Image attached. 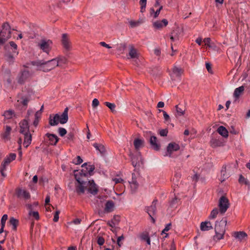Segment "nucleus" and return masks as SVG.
Listing matches in <instances>:
<instances>
[{"label": "nucleus", "mask_w": 250, "mask_h": 250, "mask_svg": "<svg viewBox=\"0 0 250 250\" xmlns=\"http://www.w3.org/2000/svg\"><path fill=\"white\" fill-rule=\"evenodd\" d=\"M212 229L213 227L209 221L202 222L200 224V229L202 231H208Z\"/></svg>", "instance_id": "nucleus-25"}, {"label": "nucleus", "mask_w": 250, "mask_h": 250, "mask_svg": "<svg viewBox=\"0 0 250 250\" xmlns=\"http://www.w3.org/2000/svg\"><path fill=\"white\" fill-rule=\"evenodd\" d=\"M129 55L131 58H136L138 56L137 50L134 48L133 45H130Z\"/></svg>", "instance_id": "nucleus-32"}, {"label": "nucleus", "mask_w": 250, "mask_h": 250, "mask_svg": "<svg viewBox=\"0 0 250 250\" xmlns=\"http://www.w3.org/2000/svg\"><path fill=\"white\" fill-rule=\"evenodd\" d=\"M59 213H60V211L59 210H57L55 212V213L54 216V218H53L54 222H57L58 221L59 218Z\"/></svg>", "instance_id": "nucleus-58"}, {"label": "nucleus", "mask_w": 250, "mask_h": 250, "mask_svg": "<svg viewBox=\"0 0 250 250\" xmlns=\"http://www.w3.org/2000/svg\"><path fill=\"white\" fill-rule=\"evenodd\" d=\"M158 202L157 199H155L152 202L151 206L146 207L145 208L146 211L148 213L149 216L154 215L156 212V205Z\"/></svg>", "instance_id": "nucleus-15"}, {"label": "nucleus", "mask_w": 250, "mask_h": 250, "mask_svg": "<svg viewBox=\"0 0 250 250\" xmlns=\"http://www.w3.org/2000/svg\"><path fill=\"white\" fill-rule=\"evenodd\" d=\"M11 131V128L10 126L6 125L5 128V132L2 134V137L4 139H9L10 132Z\"/></svg>", "instance_id": "nucleus-35"}, {"label": "nucleus", "mask_w": 250, "mask_h": 250, "mask_svg": "<svg viewBox=\"0 0 250 250\" xmlns=\"http://www.w3.org/2000/svg\"><path fill=\"white\" fill-rule=\"evenodd\" d=\"M183 35V30L179 27H176L171 32L170 39L172 42L178 41Z\"/></svg>", "instance_id": "nucleus-10"}, {"label": "nucleus", "mask_w": 250, "mask_h": 250, "mask_svg": "<svg viewBox=\"0 0 250 250\" xmlns=\"http://www.w3.org/2000/svg\"><path fill=\"white\" fill-rule=\"evenodd\" d=\"M244 86H241L237 88H236L234 90L233 96L234 97L238 98L240 96V95L241 94V93L244 91Z\"/></svg>", "instance_id": "nucleus-36"}, {"label": "nucleus", "mask_w": 250, "mask_h": 250, "mask_svg": "<svg viewBox=\"0 0 250 250\" xmlns=\"http://www.w3.org/2000/svg\"><path fill=\"white\" fill-rule=\"evenodd\" d=\"M57 64L55 58L47 61H44V64L42 66V71L48 72L51 70L57 67Z\"/></svg>", "instance_id": "nucleus-9"}, {"label": "nucleus", "mask_w": 250, "mask_h": 250, "mask_svg": "<svg viewBox=\"0 0 250 250\" xmlns=\"http://www.w3.org/2000/svg\"><path fill=\"white\" fill-rule=\"evenodd\" d=\"M137 179V178L136 174L135 173H132L131 181L129 182V183L134 184L135 185H139Z\"/></svg>", "instance_id": "nucleus-52"}, {"label": "nucleus", "mask_w": 250, "mask_h": 250, "mask_svg": "<svg viewBox=\"0 0 250 250\" xmlns=\"http://www.w3.org/2000/svg\"><path fill=\"white\" fill-rule=\"evenodd\" d=\"M99 104V102L97 99H94L92 101V105L93 108H95L98 106Z\"/></svg>", "instance_id": "nucleus-59"}, {"label": "nucleus", "mask_w": 250, "mask_h": 250, "mask_svg": "<svg viewBox=\"0 0 250 250\" xmlns=\"http://www.w3.org/2000/svg\"><path fill=\"white\" fill-rule=\"evenodd\" d=\"M82 167H83V169L81 170V171L75 170L74 174H82L81 173H83L85 174L86 179H88V176H91L92 175V172L95 169V166L94 165H87L86 163L83 164Z\"/></svg>", "instance_id": "nucleus-6"}, {"label": "nucleus", "mask_w": 250, "mask_h": 250, "mask_svg": "<svg viewBox=\"0 0 250 250\" xmlns=\"http://www.w3.org/2000/svg\"><path fill=\"white\" fill-rule=\"evenodd\" d=\"M4 49L6 51V52L4 54L5 60L8 62L9 64H12L15 61L14 55H16V54L13 53L12 54H11L10 51H9V46L8 44L5 45Z\"/></svg>", "instance_id": "nucleus-13"}, {"label": "nucleus", "mask_w": 250, "mask_h": 250, "mask_svg": "<svg viewBox=\"0 0 250 250\" xmlns=\"http://www.w3.org/2000/svg\"><path fill=\"white\" fill-rule=\"evenodd\" d=\"M149 143L150 144L151 147L156 150L158 151L160 149V144L157 142V138L156 136H151L149 139Z\"/></svg>", "instance_id": "nucleus-18"}, {"label": "nucleus", "mask_w": 250, "mask_h": 250, "mask_svg": "<svg viewBox=\"0 0 250 250\" xmlns=\"http://www.w3.org/2000/svg\"><path fill=\"white\" fill-rule=\"evenodd\" d=\"M144 143V141L140 139H139V138L135 139L133 142V144H134L135 149L136 150H138L141 147L143 146Z\"/></svg>", "instance_id": "nucleus-31"}, {"label": "nucleus", "mask_w": 250, "mask_h": 250, "mask_svg": "<svg viewBox=\"0 0 250 250\" xmlns=\"http://www.w3.org/2000/svg\"><path fill=\"white\" fill-rule=\"evenodd\" d=\"M3 115L6 119H10L12 118L13 116H15V112L12 110H8L4 111Z\"/></svg>", "instance_id": "nucleus-41"}, {"label": "nucleus", "mask_w": 250, "mask_h": 250, "mask_svg": "<svg viewBox=\"0 0 250 250\" xmlns=\"http://www.w3.org/2000/svg\"><path fill=\"white\" fill-rule=\"evenodd\" d=\"M163 9V6H160L158 9L154 13V18H156L159 16L161 10Z\"/></svg>", "instance_id": "nucleus-62"}, {"label": "nucleus", "mask_w": 250, "mask_h": 250, "mask_svg": "<svg viewBox=\"0 0 250 250\" xmlns=\"http://www.w3.org/2000/svg\"><path fill=\"white\" fill-rule=\"evenodd\" d=\"M229 201L228 198L224 196H221L219 199L218 204L220 212L222 214L226 212L228 208H229Z\"/></svg>", "instance_id": "nucleus-8"}, {"label": "nucleus", "mask_w": 250, "mask_h": 250, "mask_svg": "<svg viewBox=\"0 0 250 250\" xmlns=\"http://www.w3.org/2000/svg\"><path fill=\"white\" fill-rule=\"evenodd\" d=\"M171 226V223L167 224L165 227V229L163 230L162 233H166V231H168L170 229Z\"/></svg>", "instance_id": "nucleus-60"}, {"label": "nucleus", "mask_w": 250, "mask_h": 250, "mask_svg": "<svg viewBox=\"0 0 250 250\" xmlns=\"http://www.w3.org/2000/svg\"><path fill=\"white\" fill-rule=\"evenodd\" d=\"M11 162V160L10 158L7 157L4 159L3 163L1 164L0 167V172L2 177H5L6 176V174L4 172V171L6 169V166L8 165Z\"/></svg>", "instance_id": "nucleus-19"}, {"label": "nucleus", "mask_w": 250, "mask_h": 250, "mask_svg": "<svg viewBox=\"0 0 250 250\" xmlns=\"http://www.w3.org/2000/svg\"><path fill=\"white\" fill-rule=\"evenodd\" d=\"M73 162L75 165H80L83 162V160L80 156H78L75 159L73 160Z\"/></svg>", "instance_id": "nucleus-53"}, {"label": "nucleus", "mask_w": 250, "mask_h": 250, "mask_svg": "<svg viewBox=\"0 0 250 250\" xmlns=\"http://www.w3.org/2000/svg\"><path fill=\"white\" fill-rule=\"evenodd\" d=\"M93 146L102 155L105 154L106 150L104 145L101 144L94 143Z\"/></svg>", "instance_id": "nucleus-29"}, {"label": "nucleus", "mask_w": 250, "mask_h": 250, "mask_svg": "<svg viewBox=\"0 0 250 250\" xmlns=\"http://www.w3.org/2000/svg\"><path fill=\"white\" fill-rule=\"evenodd\" d=\"M176 110V116H183L185 114V110L183 107H181L179 105H176L175 106Z\"/></svg>", "instance_id": "nucleus-40"}, {"label": "nucleus", "mask_w": 250, "mask_h": 250, "mask_svg": "<svg viewBox=\"0 0 250 250\" xmlns=\"http://www.w3.org/2000/svg\"><path fill=\"white\" fill-rule=\"evenodd\" d=\"M218 133L225 138L228 137V131L223 126H220L217 129Z\"/></svg>", "instance_id": "nucleus-30"}, {"label": "nucleus", "mask_w": 250, "mask_h": 250, "mask_svg": "<svg viewBox=\"0 0 250 250\" xmlns=\"http://www.w3.org/2000/svg\"><path fill=\"white\" fill-rule=\"evenodd\" d=\"M147 0H140L139 4L141 5V12L143 13L145 11Z\"/></svg>", "instance_id": "nucleus-44"}, {"label": "nucleus", "mask_w": 250, "mask_h": 250, "mask_svg": "<svg viewBox=\"0 0 250 250\" xmlns=\"http://www.w3.org/2000/svg\"><path fill=\"white\" fill-rule=\"evenodd\" d=\"M8 45L9 46V47H11L13 53L16 54V55L18 54L19 52L17 51V45L14 42H9V45Z\"/></svg>", "instance_id": "nucleus-42"}, {"label": "nucleus", "mask_w": 250, "mask_h": 250, "mask_svg": "<svg viewBox=\"0 0 250 250\" xmlns=\"http://www.w3.org/2000/svg\"><path fill=\"white\" fill-rule=\"evenodd\" d=\"M168 24V21L166 19H163L161 21H157L153 23V27L157 29L162 28Z\"/></svg>", "instance_id": "nucleus-24"}, {"label": "nucleus", "mask_w": 250, "mask_h": 250, "mask_svg": "<svg viewBox=\"0 0 250 250\" xmlns=\"http://www.w3.org/2000/svg\"><path fill=\"white\" fill-rule=\"evenodd\" d=\"M206 67L209 73H212L211 70V65L210 63L206 62Z\"/></svg>", "instance_id": "nucleus-61"}, {"label": "nucleus", "mask_w": 250, "mask_h": 250, "mask_svg": "<svg viewBox=\"0 0 250 250\" xmlns=\"http://www.w3.org/2000/svg\"><path fill=\"white\" fill-rule=\"evenodd\" d=\"M20 125V133L24 134L29 132V125L27 119L21 120L19 123Z\"/></svg>", "instance_id": "nucleus-14"}, {"label": "nucleus", "mask_w": 250, "mask_h": 250, "mask_svg": "<svg viewBox=\"0 0 250 250\" xmlns=\"http://www.w3.org/2000/svg\"><path fill=\"white\" fill-rule=\"evenodd\" d=\"M60 123L59 114L50 115L49 118V124L51 126H55Z\"/></svg>", "instance_id": "nucleus-20"}, {"label": "nucleus", "mask_w": 250, "mask_h": 250, "mask_svg": "<svg viewBox=\"0 0 250 250\" xmlns=\"http://www.w3.org/2000/svg\"><path fill=\"white\" fill-rule=\"evenodd\" d=\"M87 190L89 193L95 195L97 194L98 192V187L94 183L93 180H88L87 179Z\"/></svg>", "instance_id": "nucleus-11"}, {"label": "nucleus", "mask_w": 250, "mask_h": 250, "mask_svg": "<svg viewBox=\"0 0 250 250\" xmlns=\"http://www.w3.org/2000/svg\"><path fill=\"white\" fill-rule=\"evenodd\" d=\"M227 222V220L225 218L222 219L220 221H216L214 227L215 234L213 237V239L214 241H218L223 239L226 232Z\"/></svg>", "instance_id": "nucleus-1"}, {"label": "nucleus", "mask_w": 250, "mask_h": 250, "mask_svg": "<svg viewBox=\"0 0 250 250\" xmlns=\"http://www.w3.org/2000/svg\"><path fill=\"white\" fill-rule=\"evenodd\" d=\"M107 224L112 228H113L115 226L116 223L113 220H111V221H108L107 223Z\"/></svg>", "instance_id": "nucleus-63"}, {"label": "nucleus", "mask_w": 250, "mask_h": 250, "mask_svg": "<svg viewBox=\"0 0 250 250\" xmlns=\"http://www.w3.org/2000/svg\"><path fill=\"white\" fill-rule=\"evenodd\" d=\"M159 112H163V115H164V118L166 121H168L170 120V117H169V115L167 114V113L165 111H164L163 110L159 109Z\"/></svg>", "instance_id": "nucleus-56"}, {"label": "nucleus", "mask_w": 250, "mask_h": 250, "mask_svg": "<svg viewBox=\"0 0 250 250\" xmlns=\"http://www.w3.org/2000/svg\"><path fill=\"white\" fill-rule=\"evenodd\" d=\"M53 42L49 39H42L38 43V46L43 52L48 54L52 49Z\"/></svg>", "instance_id": "nucleus-4"}, {"label": "nucleus", "mask_w": 250, "mask_h": 250, "mask_svg": "<svg viewBox=\"0 0 250 250\" xmlns=\"http://www.w3.org/2000/svg\"><path fill=\"white\" fill-rule=\"evenodd\" d=\"M129 184L132 192H135L139 187V185H135L132 183Z\"/></svg>", "instance_id": "nucleus-55"}, {"label": "nucleus", "mask_w": 250, "mask_h": 250, "mask_svg": "<svg viewBox=\"0 0 250 250\" xmlns=\"http://www.w3.org/2000/svg\"><path fill=\"white\" fill-rule=\"evenodd\" d=\"M80 174H74L75 178L76 181L79 183V185L76 186L75 191L78 195L83 194L85 189L87 188V179H86L85 174L81 173Z\"/></svg>", "instance_id": "nucleus-2"}, {"label": "nucleus", "mask_w": 250, "mask_h": 250, "mask_svg": "<svg viewBox=\"0 0 250 250\" xmlns=\"http://www.w3.org/2000/svg\"><path fill=\"white\" fill-rule=\"evenodd\" d=\"M180 148V147L179 144L176 143L175 142L170 143L168 144L167 147L166 151L164 155V156L171 157L173 152L174 151H177L179 150Z\"/></svg>", "instance_id": "nucleus-7"}, {"label": "nucleus", "mask_w": 250, "mask_h": 250, "mask_svg": "<svg viewBox=\"0 0 250 250\" xmlns=\"http://www.w3.org/2000/svg\"><path fill=\"white\" fill-rule=\"evenodd\" d=\"M61 42L65 51H68L71 50V44L67 34L64 33L62 35Z\"/></svg>", "instance_id": "nucleus-12"}, {"label": "nucleus", "mask_w": 250, "mask_h": 250, "mask_svg": "<svg viewBox=\"0 0 250 250\" xmlns=\"http://www.w3.org/2000/svg\"><path fill=\"white\" fill-rule=\"evenodd\" d=\"M168 132V129L167 128L163 129L160 130L159 134L161 136L165 137L167 136Z\"/></svg>", "instance_id": "nucleus-54"}, {"label": "nucleus", "mask_w": 250, "mask_h": 250, "mask_svg": "<svg viewBox=\"0 0 250 250\" xmlns=\"http://www.w3.org/2000/svg\"><path fill=\"white\" fill-rule=\"evenodd\" d=\"M32 76V73L29 70H21L17 77V82L20 84H23Z\"/></svg>", "instance_id": "nucleus-5"}, {"label": "nucleus", "mask_w": 250, "mask_h": 250, "mask_svg": "<svg viewBox=\"0 0 250 250\" xmlns=\"http://www.w3.org/2000/svg\"><path fill=\"white\" fill-rule=\"evenodd\" d=\"M239 182L241 184L244 183L246 185H250V183H249V181L247 179H246V178H245V177L244 176H243L242 175H240L239 176Z\"/></svg>", "instance_id": "nucleus-48"}, {"label": "nucleus", "mask_w": 250, "mask_h": 250, "mask_svg": "<svg viewBox=\"0 0 250 250\" xmlns=\"http://www.w3.org/2000/svg\"><path fill=\"white\" fill-rule=\"evenodd\" d=\"M104 104L106 106H107L110 109V110L112 112H114L115 111V109L116 105L114 104L110 103L107 102H105Z\"/></svg>", "instance_id": "nucleus-47"}, {"label": "nucleus", "mask_w": 250, "mask_h": 250, "mask_svg": "<svg viewBox=\"0 0 250 250\" xmlns=\"http://www.w3.org/2000/svg\"><path fill=\"white\" fill-rule=\"evenodd\" d=\"M9 223L12 226V229L16 230L17 226L19 225V220L14 217H11L9 220Z\"/></svg>", "instance_id": "nucleus-34"}, {"label": "nucleus", "mask_w": 250, "mask_h": 250, "mask_svg": "<svg viewBox=\"0 0 250 250\" xmlns=\"http://www.w3.org/2000/svg\"><path fill=\"white\" fill-rule=\"evenodd\" d=\"M44 61L43 60L42 61H33L31 62V64L33 65H35L37 66H39V70L42 71V66L44 64Z\"/></svg>", "instance_id": "nucleus-43"}, {"label": "nucleus", "mask_w": 250, "mask_h": 250, "mask_svg": "<svg viewBox=\"0 0 250 250\" xmlns=\"http://www.w3.org/2000/svg\"><path fill=\"white\" fill-rule=\"evenodd\" d=\"M16 193L17 197L20 199H23L26 200L30 198L29 192L25 189L19 188L17 190Z\"/></svg>", "instance_id": "nucleus-16"}, {"label": "nucleus", "mask_w": 250, "mask_h": 250, "mask_svg": "<svg viewBox=\"0 0 250 250\" xmlns=\"http://www.w3.org/2000/svg\"><path fill=\"white\" fill-rule=\"evenodd\" d=\"M68 108L66 107L62 113L61 115H59V121L60 124H64L67 122L68 120Z\"/></svg>", "instance_id": "nucleus-21"}, {"label": "nucleus", "mask_w": 250, "mask_h": 250, "mask_svg": "<svg viewBox=\"0 0 250 250\" xmlns=\"http://www.w3.org/2000/svg\"><path fill=\"white\" fill-rule=\"evenodd\" d=\"M28 214L29 216L33 217L37 220L40 219L39 214L38 211L29 210Z\"/></svg>", "instance_id": "nucleus-46"}, {"label": "nucleus", "mask_w": 250, "mask_h": 250, "mask_svg": "<svg viewBox=\"0 0 250 250\" xmlns=\"http://www.w3.org/2000/svg\"><path fill=\"white\" fill-rule=\"evenodd\" d=\"M58 132L59 135L62 137L64 136L67 133L66 130L63 127H59L58 128Z\"/></svg>", "instance_id": "nucleus-50"}, {"label": "nucleus", "mask_w": 250, "mask_h": 250, "mask_svg": "<svg viewBox=\"0 0 250 250\" xmlns=\"http://www.w3.org/2000/svg\"><path fill=\"white\" fill-rule=\"evenodd\" d=\"M210 39L209 38H205L204 39V42H205V45H208L209 47H210L211 46L209 44L210 43Z\"/></svg>", "instance_id": "nucleus-64"}, {"label": "nucleus", "mask_w": 250, "mask_h": 250, "mask_svg": "<svg viewBox=\"0 0 250 250\" xmlns=\"http://www.w3.org/2000/svg\"><path fill=\"white\" fill-rule=\"evenodd\" d=\"M56 60V62L57 64V66L64 68L66 66L68 63L67 59L62 56H60L55 58Z\"/></svg>", "instance_id": "nucleus-17"}, {"label": "nucleus", "mask_w": 250, "mask_h": 250, "mask_svg": "<svg viewBox=\"0 0 250 250\" xmlns=\"http://www.w3.org/2000/svg\"><path fill=\"white\" fill-rule=\"evenodd\" d=\"M183 69L176 66H174L172 69V72L176 77H180L182 74L183 73Z\"/></svg>", "instance_id": "nucleus-33"}, {"label": "nucleus", "mask_w": 250, "mask_h": 250, "mask_svg": "<svg viewBox=\"0 0 250 250\" xmlns=\"http://www.w3.org/2000/svg\"><path fill=\"white\" fill-rule=\"evenodd\" d=\"M247 234L243 231L235 232L234 234V237L240 240H242L244 238L247 237Z\"/></svg>", "instance_id": "nucleus-37"}, {"label": "nucleus", "mask_w": 250, "mask_h": 250, "mask_svg": "<svg viewBox=\"0 0 250 250\" xmlns=\"http://www.w3.org/2000/svg\"><path fill=\"white\" fill-rule=\"evenodd\" d=\"M129 25L131 28H134L139 26L140 24L139 21H129Z\"/></svg>", "instance_id": "nucleus-49"}, {"label": "nucleus", "mask_w": 250, "mask_h": 250, "mask_svg": "<svg viewBox=\"0 0 250 250\" xmlns=\"http://www.w3.org/2000/svg\"><path fill=\"white\" fill-rule=\"evenodd\" d=\"M24 135V141L23 145L24 146L27 148L31 143L32 142V135L30 132L24 133L22 134Z\"/></svg>", "instance_id": "nucleus-23"}, {"label": "nucleus", "mask_w": 250, "mask_h": 250, "mask_svg": "<svg viewBox=\"0 0 250 250\" xmlns=\"http://www.w3.org/2000/svg\"><path fill=\"white\" fill-rule=\"evenodd\" d=\"M218 213V209L217 208H214L211 212L209 216V218L210 219H214L216 217Z\"/></svg>", "instance_id": "nucleus-45"}, {"label": "nucleus", "mask_w": 250, "mask_h": 250, "mask_svg": "<svg viewBox=\"0 0 250 250\" xmlns=\"http://www.w3.org/2000/svg\"><path fill=\"white\" fill-rule=\"evenodd\" d=\"M7 218H8V216L7 214H4L2 216V217L1 219V221H0L1 226H2V227H5V222H6V221L7 220Z\"/></svg>", "instance_id": "nucleus-51"}, {"label": "nucleus", "mask_w": 250, "mask_h": 250, "mask_svg": "<svg viewBox=\"0 0 250 250\" xmlns=\"http://www.w3.org/2000/svg\"><path fill=\"white\" fill-rule=\"evenodd\" d=\"M45 136L48 138L51 145L56 146L59 141V138L54 134L47 133Z\"/></svg>", "instance_id": "nucleus-22"}, {"label": "nucleus", "mask_w": 250, "mask_h": 250, "mask_svg": "<svg viewBox=\"0 0 250 250\" xmlns=\"http://www.w3.org/2000/svg\"><path fill=\"white\" fill-rule=\"evenodd\" d=\"M130 156L131 159L132 166L134 167H136L138 165L139 166L140 160L141 159V155L139 154L136 155L130 154Z\"/></svg>", "instance_id": "nucleus-26"}, {"label": "nucleus", "mask_w": 250, "mask_h": 250, "mask_svg": "<svg viewBox=\"0 0 250 250\" xmlns=\"http://www.w3.org/2000/svg\"><path fill=\"white\" fill-rule=\"evenodd\" d=\"M104 243V239L102 236H98L97 238V243L100 246H102Z\"/></svg>", "instance_id": "nucleus-57"}, {"label": "nucleus", "mask_w": 250, "mask_h": 250, "mask_svg": "<svg viewBox=\"0 0 250 250\" xmlns=\"http://www.w3.org/2000/svg\"><path fill=\"white\" fill-rule=\"evenodd\" d=\"M141 240L146 241L148 245L150 244V239L147 232H143L140 235Z\"/></svg>", "instance_id": "nucleus-38"}, {"label": "nucleus", "mask_w": 250, "mask_h": 250, "mask_svg": "<svg viewBox=\"0 0 250 250\" xmlns=\"http://www.w3.org/2000/svg\"><path fill=\"white\" fill-rule=\"evenodd\" d=\"M226 169H227V166L226 165H223L221 171V178L220 180L221 182H224L226 180L227 178H228L229 176V174L227 173L226 172Z\"/></svg>", "instance_id": "nucleus-27"}, {"label": "nucleus", "mask_w": 250, "mask_h": 250, "mask_svg": "<svg viewBox=\"0 0 250 250\" xmlns=\"http://www.w3.org/2000/svg\"><path fill=\"white\" fill-rule=\"evenodd\" d=\"M11 37V27L8 22H4L0 30V44L4 43Z\"/></svg>", "instance_id": "nucleus-3"}, {"label": "nucleus", "mask_w": 250, "mask_h": 250, "mask_svg": "<svg viewBox=\"0 0 250 250\" xmlns=\"http://www.w3.org/2000/svg\"><path fill=\"white\" fill-rule=\"evenodd\" d=\"M114 203L112 200L107 201L105 205L104 210L107 212H110L113 210Z\"/></svg>", "instance_id": "nucleus-28"}, {"label": "nucleus", "mask_w": 250, "mask_h": 250, "mask_svg": "<svg viewBox=\"0 0 250 250\" xmlns=\"http://www.w3.org/2000/svg\"><path fill=\"white\" fill-rule=\"evenodd\" d=\"M210 146L212 147H216L222 146V143L219 140L212 139L210 142Z\"/></svg>", "instance_id": "nucleus-39"}]
</instances>
